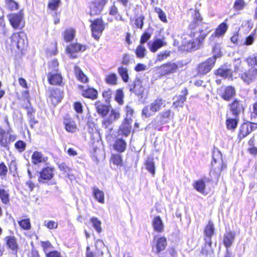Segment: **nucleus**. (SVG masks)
Returning a JSON list of instances; mask_svg holds the SVG:
<instances>
[{"mask_svg":"<svg viewBox=\"0 0 257 257\" xmlns=\"http://www.w3.org/2000/svg\"><path fill=\"white\" fill-rule=\"evenodd\" d=\"M210 31L211 29L208 24L201 23L198 31L184 35L183 41L185 46L184 49L187 50L198 49L202 41Z\"/></svg>","mask_w":257,"mask_h":257,"instance_id":"nucleus-1","label":"nucleus"},{"mask_svg":"<svg viewBox=\"0 0 257 257\" xmlns=\"http://www.w3.org/2000/svg\"><path fill=\"white\" fill-rule=\"evenodd\" d=\"M165 106V101L161 98L154 100L150 105L145 106L142 111V117L148 118L159 111Z\"/></svg>","mask_w":257,"mask_h":257,"instance_id":"nucleus-2","label":"nucleus"},{"mask_svg":"<svg viewBox=\"0 0 257 257\" xmlns=\"http://www.w3.org/2000/svg\"><path fill=\"white\" fill-rule=\"evenodd\" d=\"M12 27L15 30H22L25 26L24 14L23 10L18 13H12L8 16Z\"/></svg>","mask_w":257,"mask_h":257,"instance_id":"nucleus-3","label":"nucleus"},{"mask_svg":"<svg viewBox=\"0 0 257 257\" xmlns=\"http://www.w3.org/2000/svg\"><path fill=\"white\" fill-rule=\"evenodd\" d=\"M16 139V136L13 134L11 128L7 131L0 128V145L5 148Z\"/></svg>","mask_w":257,"mask_h":257,"instance_id":"nucleus-4","label":"nucleus"},{"mask_svg":"<svg viewBox=\"0 0 257 257\" xmlns=\"http://www.w3.org/2000/svg\"><path fill=\"white\" fill-rule=\"evenodd\" d=\"M91 30L92 36L95 40H98L104 29V25L101 19L91 21Z\"/></svg>","mask_w":257,"mask_h":257,"instance_id":"nucleus-5","label":"nucleus"},{"mask_svg":"<svg viewBox=\"0 0 257 257\" xmlns=\"http://www.w3.org/2000/svg\"><path fill=\"white\" fill-rule=\"evenodd\" d=\"M179 67H181L179 62H169L161 65L159 67V72L161 75H166L176 72Z\"/></svg>","mask_w":257,"mask_h":257,"instance_id":"nucleus-6","label":"nucleus"},{"mask_svg":"<svg viewBox=\"0 0 257 257\" xmlns=\"http://www.w3.org/2000/svg\"><path fill=\"white\" fill-rule=\"evenodd\" d=\"M120 116L118 110L111 109L108 115L105 116L102 120V126L104 128H108L114 122L117 120Z\"/></svg>","mask_w":257,"mask_h":257,"instance_id":"nucleus-7","label":"nucleus"},{"mask_svg":"<svg viewBox=\"0 0 257 257\" xmlns=\"http://www.w3.org/2000/svg\"><path fill=\"white\" fill-rule=\"evenodd\" d=\"M215 62V57L208 58L198 65L197 68L198 72L203 75L207 73L212 69Z\"/></svg>","mask_w":257,"mask_h":257,"instance_id":"nucleus-8","label":"nucleus"},{"mask_svg":"<svg viewBox=\"0 0 257 257\" xmlns=\"http://www.w3.org/2000/svg\"><path fill=\"white\" fill-rule=\"evenodd\" d=\"M108 0H95L90 4V14L91 16L99 15Z\"/></svg>","mask_w":257,"mask_h":257,"instance_id":"nucleus-9","label":"nucleus"},{"mask_svg":"<svg viewBox=\"0 0 257 257\" xmlns=\"http://www.w3.org/2000/svg\"><path fill=\"white\" fill-rule=\"evenodd\" d=\"M25 37L26 35L23 32L14 33L11 37L12 46L18 49L22 48L25 45Z\"/></svg>","mask_w":257,"mask_h":257,"instance_id":"nucleus-10","label":"nucleus"},{"mask_svg":"<svg viewBox=\"0 0 257 257\" xmlns=\"http://www.w3.org/2000/svg\"><path fill=\"white\" fill-rule=\"evenodd\" d=\"M55 175V168L52 167L44 168L40 172L39 182L45 183L46 181L50 180Z\"/></svg>","mask_w":257,"mask_h":257,"instance_id":"nucleus-11","label":"nucleus"},{"mask_svg":"<svg viewBox=\"0 0 257 257\" xmlns=\"http://www.w3.org/2000/svg\"><path fill=\"white\" fill-rule=\"evenodd\" d=\"M213 161L211 166L216 171H220L223 167L222 154L218 150H214L212 155Z\"/></svg>","mask_w":257,"mask_h":257,"instance_id":"nucleus-12","label":"nucleus"},{"mask_svg":"<svg viewBox=\"0 0 257 257\" xmlns=\"http://www.w3.org/2000/svg\"><path fill=\"white\" fill-rule=\"evenodd\" d=\"M242 81L249 84L257 79V68H250L241 74Z\"/></svg>","mask_w":257,"mask_h":257,"instance_id":"nucleus-13","label":"nucleus"},{"mask_svg":"<svg viewBox=\"0 0 257 257\" xmlns=\"http://www.w3.org/2000/svg\"><path fill=\"white\" fill-rule=\"evenodd\" d=\"M86 50L85 45H81L79 43H74L70 45L66 48V51L72 58L77 57L76 53L79 52H84Z\"/></svg>","mask_w":257,"mask_h":257,"instance_id":"nucleus-14","label":"nucleus"},{"mask_svg":"<svg viewBox=\"0 0 257 257\" xmlns=\"http://www.w3.org/2000/svg\"><path fill=\"white\" fill-rule=\"evenodd\" d=\"M189 13L191 14L192 21L189 25V28L191 30H194L197 27L199 29V23H201L202 19L200 17L199 12L196 10L190 9Z\"/></svg>","mask_w":257,"mask_h":257,"instance_id":"nucleus-15","label":"nucleus"},{"mask_svg":"<svg viewBox=\"0 0 257 257\" xmlns=\"http://www.w3.org/2000/svg\"><path fill=\"white\" fill-rule=\"evenodd\" d=\"M63 124L66 131L73 133L76 131L77 125L75 121L68 115H66L63 120Z\"/></svg>","mask_w":257,"mask_h":257,"instance_id":"nucleus-16","label":"nucleus"},{"mask_svg":"<svg viewBox=\"0 0 257 257\" xmlns=\"http://www.w3.org/2000/svg\"><path fill=\"white\" fill-rule=\"evenodd\" d=\"M235 94V89L230 86L222 87L221 96L225 100H229Z\"/></svg>","mask_w":257,"mask_h":257,"instance_id":"nucleus-17","label":"nucleus"},{"mask_svg":"<svg viewBox=\"0 0 257 257\" xmlns=\"http://www.w3.org/2000/svg\"><path fill=\"white\" fill-rule=\"evenodd\" d=\"M148 45H150V51L152 52H156L162 47L166 46L167 42L165 41V38H163L162 39H157L154 40L151 45L150 43H148Z\"/></svg>","mask_w":257,"mask_h":257,"instance_id":"nucleus-18","label":"nucleus"},{"mask_svg":"<svg viewBox=\"0 0 257 257\" xmlns=\"http://www.w3.org/2000/svg\"><path fill=\"white\" fill-rule=\"evenodd\" d=\"M181 93V95H180L178 96H176L173 98L174 101L173 102V106L175 108L179 106L182 107L183 106V103L186 99V95L187 94V89L186 88H184L182 90Z\"/></svg>","mask_w":257,"mask_h":257,"instance_id":"nucleus-19","label":"nucleus"},{"mask_svg":"<svg viewBox=\"0 0 257 257\" xmlns=\"http://www.w3.org/2000/svg\"><path fill=\"white\" fill-rule=\"evenodd\" d=\"M31 159L32 163L35 165L45 163L48 160L47 157H45L41 152L37 151L33 153Z\"/></svg>","mask_w":257,"mask_h":257,"instance_id":"nucleus-20","label":"nucleus"},{"mask_svg":"<svg viewBox=\"0 0 257 257\" xmlns=\"http://www.w3.org/2000/svg\"><path fill=\"white\" fill-rule=\"evenodd\" d=\"M214 228L213 223L211 222H209L205 228L204 233L206 236L205 238L206 242L209 243L210 245L211 243V239L214 233Z\"/></svg>","mask_w":257,"mask_h":257,"instance_id":"nucleus-21","label":"nucleus"},{"mask_svg":"<svg viewBox=\"0 0 257 257\" xmlns=\"http://www.w3.org/2000/svg\"><path fill=\"white\" fill-rule=\"evenodd\" d=\"M62 97V92L59 89L53 90L50 96V99L54 105L60 102Z\"/></svg>","mask_w":257,"mask_h":257,"instance_id":"nucleus-22","label":"nucleus"},{"mask_svg":"<svg viewBox=\"0 0 257 257\" xmlns=\"http://www.w3.org/2000/svg\"><path fill=\"white\" fill-rule=\"evenodd\" d=\"M131 125L128 118H125L122 124L120 126L119 133L127 137L131 132Z\"/></svg>","mask_w":257,"mask_h":257,"instance_id":"nucleus-23","label":"nucleus"},{"mask_svg":"<svg viewBox=\"0 0 257 257\" xmlns=\"http://www.w3.org/2000/svg\"><path fill=\"white\" fill-rule=\"evenodd\" d=\"M230 110L232 113V115L235 116L243 110L242 104L238 101L235 100L230 104Z\"/></svg>","mask_w":257,"mask_h":257,"instance_id":"nucleus-24","label":"nucleus"},{"mask_svg":"<svg viewBox=\"0 0 257 257\" xmlns=\"http://www.w3.org/2000/svg\"><path fill=\"white\" fill-rule=\"evenodd\" d=\"M95 106L97 113L102 116H105L109 111V106L100 102H97Z\"/></svg>","mask_w":257,"mask_h":257,"instance_id":"nucleus-25","label":"nucleus"},{"mask_svg":"<svg viewBox=\"0 0 257 257\" xmlns=\"http://www.w3.org/2000/svg\"><path fill=\"white\" fill-rule=\"evenodd\" d=\"M155 239H156V249L157 253H159L162 250H164L167 244V240L166 237L164 236H161L157 238L155 237Z\"/></svg>","mask_w":257,"mask_h":257,"instance_id":"nucleus-26","label":"nucleus"},{"mask_svg":"<svg viewBox=\"0 0 257 257\" xmlns=\"http://www.w3.org/2000/svg\"><path fill=\"white\" fill-rule=\"evenodd\" d=\"M252 131L251 125L243 123L242 124L239 130L238 136L240 139H242L247 136Z\"/></svg>","mask_w":257,"mask_h":257,"instance_id":"nucleus-27","label":"nucleus"},{"mask_svg":"<svg viewBox=\"0 0 257 257\" xmlns=\"http://www.w3.org/2000/svg\"><path fill=\"white\" fill-rule=\"evenodd\" d=\"M48 79L50 83L52 85H60L62 80L61 75L58 73L49 74Z\"/></svg>","mask_w":257,"mask_h":257,"instance_id":"nucleus-28","label":"nucleus"},{"mask_svg":"<svg viewBox=\"0 0 257 257\" xmlns=\"http://www.w3.org/2000/svg\"><path fill=\"white\" fill-rule=\"evenodd\" d=\"M234 237V233L231 231L227 232L224 234L223 243L226 248H229L232 245Z\"/></svg>","mask_w":257,"mask_h":257,"instance_id":"nucleus-29","label":"nucleus"},{"mask_svg":"<svg viewBox=\"0 0 257 257\" xmlns=\"http://www.w3.org/2000/svg\"><path fill=\"white\" fill-rule=\"evenodd\" d=\"M154 229L158 232H162L164 230L163 222L159 216L155 217L152 221Z\"/></svg>","mask_w":257,"mask_h":257,"instance_id":"nucleus-30","label":"nucleus"},{"mask_svg":"<svg viewBox=\"0 0 257 257\" xmlns=\"http://www.w3.org/2000/svg\"><path fill=\"white\" fill-rule=\"evenodd\" d=\"M237 116L233 115V117H231L229 116V114H227L226 125L227 129L231 130L236 128L237 124Z\"/></svg>","mask_w":257,"mask_h":257,"instance_id":"nucleus-31","label":"nucleus"},{"mask_svg":"<svg viewBox=\"0 0 257 257\" xmlns=\"http://www.w3.org/2000/svg\"><path fill=\"white\" fill-rule=\"evenodd\" d=\"M244 62L249 67H251L250 68H256L255 67H257V53L245 58Z\"/></svg>","mask_w":257,"mask_h":257,"instance_id":"nucleus-32","label":"nucleus"},{"mask_svg":"<svg viewBox=\"0 0 257 257\" xmlns=\"http://www.w3.org/2000/svg\"><path fill=\"white\" fill-rule=\"evenodd\" d=\"M82 94L85 97L94 99L97 97V91L93 88H88L83 90Z\"/></svg>","mask_w":257,"mask_h":257,"instance_id":"nucleus-33","label":"nucleus"},{"mask_svg":"<svg viewBox=\"0 0 257 257\" xmlns=\"http://www.w3.org/2000/svg\"><path fill=\"white\" fill-rule=\"evenodd\" d=\"M227 29V26L225 23H221L216 29L214 35H212V37L214 36L217 37H219L223 36Z\"/></svg>","mask_w":257,"mask_h":257,"instance_id":"nucleus-34","label":"nucleus"},{"mask_svg":"<svg viewBox=\"0 0 257 257\" xmlns=\"http://www.w3.org/2000/svg\"><path fill=\"white\" fill-rule=\"evenodd\" d=\"M117 72L123 82L126 83L128 81L129 76L127 69L126 67H124L123 66L118 67L117 68Z\"/></svg>","mask_w":257,"mask_h":257,"instance_id":"nucleus-35","label":"nucleus"},{"mask_svg":"<svg viewBox=\"0 0 257 257\" xmlns=\"http://www.w3.org/2000/svg\"><path fill=\"white\" fill-rule=\"evenodd\" d=\"M0 198L4 204H7L10 202L9 191L5 189L3 187H0Z\"/></svg>","mask_w":257,"mask_h":257,"instance_id":"nucleus-36","label":"nucleus"},{"mask_svg":"<svg viewBox=\"0 0 257 257\" xmlns=\"http://www.w3.org/2000/svg\"><path fill=\"white\" fill-rule=\"evenodd\" d=\"M126 146V144L124 141L121 139H118L115 141L114 148L118 152H123L125 151Z\"/></svg>","mask_w":257,"mask_h":257,"instance_id":"nucleus-37","label":"nucleus"},{"mask_svg":"<svg viewBox=\"0 0 257 257\" xmlns=\"http://www.w3.org/2000/svg\"><path fill=\"white\" fill-rule=\"evenodd\" d=\"M93 195L95 198L100 203H104V195L102 191L98 188H94L93 191Z\"/></svg>","mask_w":257,"mask_h":257,"instance_id":"nucleus-38","label":"nucleus"},{"mask_svg":"<svg viewBox=\"0 0 257 257\" xmlns=\"http://www.w3.org/2000/svg\"><path fill=\"white\" fill-rule=\"evenodd\" d=\"M217 75L224 78L230 77L232 75V71L229 69L220 68L215 72Z\"/></svg>","mask_w":257,"mask_h":257,"instance_id":"nucleus-39","label":"nucleus"},{"mask_svg":"<svg viewBox=\"0 0 257 257\" xmlns=\"http://www.w3.org/2000/svg\"><path fill=\"white\" fill-rule=\"evenodd\" d=\"M75 36V31L72 28L67 29L63 34L64 39L66 42L73 40Z\"/></svg>","mask_w":257,"mask_h":257,"instance_id":"nucleus-40","label":"nucleus"},{"mask_svg":"<svg viewBox=\"0 0 257 257\" xmlns=\"http://www.w3.org/2000/svg\"><path fill=\"white\" fill-rule=\"evenodd\" d=\"M7 245L12 250H15L17 249L18 245L16 239L14 236H7L6 237Z\"/></svg>","mask_w":257,"mask_h":257,"instance_id":"nucleus-41","label":"nucleus"},{"mask_svg":"<svg viewBox=\"0 0 257 257\" xmlns=\"http://www.w3.org/2000/svg\"><path fill=\"white\" fill-rule=\"evenodd\" d=\"M145 17L143 15L136 16L134 20V26L138 29H142L144 26Z\"/></svg>","mask_w":257,"mask_h":257,"instance_id":"nucleus-42","label":"nucleus"},{"mask_svg":"<svg viewBox=\"0 0 257 257\" xmlns=\"http://www.w3.org/2000/svg\"><path fill=\"white\" fill-rule=\"evenodd\" d=\"M105 82L109 84L115 85L117 84V76L115 73H110L105 76Z\"/></svg>","mask_w":257,"mask_h":257,"instance_id":"nucleus-43","label":"nucleus"},{"mask_svg":"<svg viewBox=\"0 0 257 257\" xmlns=\"http://www.w3.org/2000/svg\"><path fill=\"white\" fill-rule=\"evenodd\" d=\"M171 53V52L170 51H164L160 52L157 54L155 60V63L162 62V61L167 59L169 57H170Z\"/></svg>","mask_w":257,"mask_h":257,"instance_id":"nucleus-44","label":"nucleus"},{"mask_svg":"<svg viewBox=\"0 0 257 257\" xmlns=\"http://www.w3.org/2000/svg\"><path fill=\"white\" fill-rule=\"evenodd\" d=\"M6 8L10 11H14L19 9V4L14 0H5Z\"/></svg>","mask_w":257,"mask_h":257,"instance_id":"nucleus-45","label":"nucleus"},{"mask_svg":"<svg viewBox=\"0 0 257 257\" xmlns=\"http://www.w3.org/2000/svg\"><path fill=\"white\" fill-rule=\"evenodd\" d=\"M75 72L76 77L79 81L82 82H86L87 81V77L84 75L79 67L76 66L75 67Z\"/></svg>","mask_w":257,"mask_h":257,"instance_id":"nucleus-46","label":"nucleus"},{"mask_svg":"<svg viewBox=\"0 0 257 257\" xmlns=\"http://www.w3.org/2000/svg\"><path fill=\"white\" fill-rule=\"evenodd\" d=\"M193 187L197 191L203 193L205 188V184L203 180H199L195 182Z\"/></svg>","mask_w":257,"mask_h":257,"instance_id":"nucleus-47","label":"nucleus"},{"mask_svg":"<svg viewBox=\"0 0 257 257\" xmlns=\"http://www.w3.org/2000/svg\"><path fill=\"white\" fill-rule=\"evenodd\" d=\"M171 113V110L168 109L165 110L159 114V115L160 116L161 121L162 123H166L168 121Z\"/></svg>","mask_w":257,"mask_h":257,"instance_id":"nucleus-48","label":"nucleus"},{"mask_svg":"<svg viewBox=\"0 0 257 257\" xmlns=\"http://www.w3.org/2000/svg\"><path fill=\"white\" fill-rule=\"evenodd\" d=\"M90 222L96 231L100 233L101 231V221L97 218L93 217L90 219Z\"/></svg>","mask_w":257,"mask_h":257,"instance_id":"nucleus-49","label":"nucleus"},{"mask_svg":"<svg viewBox=\"0 0 257 257\" xmlns=\"http://www.w3.org/2000/svg\"><path fill=\"white\" fill-rule=\"evenodd\" d=\"M147 170L153 176L155 174V167L153 160L149 159L146 163Z\"/></svg>","mask_w":257,"mask_h":257,"instance_id":"nucleus-50","label":"nucleus"},{"mask_svg":"<svg viewBox=\"0 0 257 257\" xmlns=\"http://www.w3.org/2000/svg\"><path fill=\"white\" fill-rule=\"evenodd\" d=\"M146 49L142 46V45H139L136 50V54L137 56L139 58H143L146 55Z\"/></svg>","mask_w":257,"mask_h":257,"instance_id":"nucleus-51","label":"nucleus"},{"mask_svg":"<svg viewBox=\"0 0 257 257\" xmlns=\"http://www.w3.org/2000/svg\"><path fill=\"white\" fill-rule=\"evenodd\" d=\"M20 227L25 230H29L31 228V223L29 219H24L18 221Z\"/></svg>","mask_w":257,"mask_h":257,"instance_id":"nucleus-52","label":"nucleus"},{"mask_svg":"<svg viewBox=\"0 0 257 257\" xmlns=\"http://www.w3.org/2000/svg\"><path fill=\"white\" fill-rule=\"evenodd\" d=\"M155 11L158 14L159 19L164 23H167L166 14L160 8L156 7Z\"/></svg>","mask_w":257,"mask_h":257,"instance_id":"nucleus-53","label":"nucleus"},{"mask_svg":"<svg viewBox=\"0 0 257 257\" xmlns=\"http://www.w3.org/2000/svg\"><path fill=\"white\" fill-rule=\"evenodd\" d=\"M245 6L244 0H236L234 3L233 8L236 11L242 10Z\"/></svg>","mask_w":257,"mask_h":257,"instance_id":"nucleus-54","label":"nucleus"},{"mask_svg":"<svg viewBox=\"0 0 257 257\" xmlns=\"http://www.w3.org/2000/svg\"><path fill=\"white\" fill-rule=\"evenodd\" d=\"M123 93L122 90H116L115 96V100L120 105L123 104Z\"/></svg>","mask_w":257,"mask_h":257,"instance_id":"nucleus-55","label":"nucleus"},{"mask_svg":"<svg viewBox=\"0 0 257 257\" xmlns=\"http://www.w3.org/2000/svg\"><path fill=\"white\" fill-rule=\"evenodd\" d=\"M15 147L19 152H23L25 150L26 144L22 141H18L15 143Z\"/></svg>","mask_w":257,"mask_h":257,"instance_id":"nucleus-56","label":"nucleus"},{"mask_svg":"<svg viewBox=\"0 0 257 257\" xmlns=\"http://www.w3.org/2000/svg\"><path fill=\"white\" fill-rule=\"evenodd\" d=\"M112 163L116 165H121L122 164V159L119 155H112L111 158Z\"/></svg>","mask_w":257,"mask_h":257,"instance_id":"nucleus-57","label":"nucleus"},{"mask_svg":"<svg viewBox=\"0 0 257 257\" xmlns=\"http://www.w3.org/2000/svg\"><path fill=\"white\" fill-rule=\"evenodd\" d=\"M41 245L46 254L49 252V250L53 247L52 244L49 241H41Z\"/></svg>","mask_w":257,"mask_h":257,"instance_id":"nucleus-58","label":"nucleus"},{"mask_svg":"<svg viewBox=\"0 0 257 257\" xmlns=\"http://www.w3.org/2000/svg\"><path fill=\"white\" fill-rule=\"evenodd\" d=\"M220 46L219 44H216L213 47L212 49L213 56L212 57H215V59L220 56Z\"/></svg>","mask_w":257,"mask_h":257,"instance_id":"nucleus-59","label":"nucleus"},{"mask_svg":"<svg viewBox=\"0 0 257 257\" xmlns=\"http://www.w3.org/2000/svg\"><path fill=\"white\" fill-rule=\"evenodd\" d=\"M130 86V91L131 92H133L137 94H140L143 92V88L142 87H140V90L138 91L136 89V87L138 86L135 82L133 83L132 85H129Z\"/></svg>","mask_w":257,"mask_h":257,"instance_id":"nucleus-60","label":"nucleus"},{"mask_svg":"<svg viewBox=\"0 0 257 257\" xmlns=\"http://www.w3.org/2000/svg\"><path fill=\"white\" fill-rule=\"evenodd\" d=\"M60 3V0H51L48 4V7L52 10H56L58 7Z\"/></svg>","mask_w":257,"mask_h":257,"instance_id":"nucleus-61","label":"nucleus"},{"mask_svg":"<svg viewBox=\"0 0 257 257\" xmlns=\"http://www.w3.org/2000/svg\"><path fill=\"white\" fill-rule=\"evenodd\" d=\"M254 40V34L251 33L246 38L244 44L247 46L251 45L253 44Z\"/></svg>","mask_w":257,"mask_h":257,"instance_id":"nucleus-62","label":"nucleus"},{"mask_svg":"<svg viewBox=\"0 0 257 257\" xmlns=\"http://www.w3.org/2000/svg\"><path fill=\"white\" fill-rule=\"evenodd\" d=\"M151 37V35L148 33L145 32L141 37L140 43L141 45L145 44Z\"/></svg>","mask_w":257,"mask_h":257,"instance_id":"nucleus-63","label":"nucleus"},{"mask_svg":"<svg viewBox=\"0 0 257 257\" xmlns=\"http://www.w3.org/2000/svg\"><path fill=\"white\" fill-rule=\"evenodd\" d=\"M46 257H61V253L57 251H52L46 253Z\"/></svg>","mask_w":257,"mask_h":257,"instance_id":"nucleus-64","label":"nucleus"}]
</instances>
